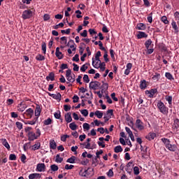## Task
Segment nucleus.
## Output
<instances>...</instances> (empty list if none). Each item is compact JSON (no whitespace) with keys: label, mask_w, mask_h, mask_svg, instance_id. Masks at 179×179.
<instances>
[{"label":"nucleus","mask_w":179,"mask_h":179,"mask_svg":"<svg viewBox=\"0 0 179 179\" xmlns=\"http://www.w3.org/2000/svg\"><path fill=\"white\" fill-rule=\"evenodd\" d=\"M161 141L163 142L165 148H166L170 152H177V150H178L177 145L176 144L172 145L170 139L162 138Z\"/></svg>","instance_id":"obj_1"},{"label":"nucleus","mask_w":179,"mask_h":179,"mask_svg":"<svg viewBox=\"0 0 179 179\" xmlns=\"http://www.w3.org/2000/svg\"><path fill=\"white\" fill-rule=\"evenodd\" d=\"M157 107L160 113H162V114H163L164 115H167V114H169V108L166 106V105H164V103L162 102V101H159L157 103Z\"/></svg>","instance_id":"obj_2"},{"label":"nucleus","mask_w":179,"mask_h":179,"mask_svg":"<svg viewBox=\"0 0 179 179\" xmlns=\"http://www.w3.org/2000/svg\"><path fill=\"white\" fill-rule=\"evenodd\" d=\"M100 86H101V83L99 81H91L90 83L89 87L90 90H99L100 89Z\"/></svg>","instance_id":"obj_3"},{"label":"nucleus","mask_w":179,"mask_h":179,"mask_svg":"<svg viewBox=\"0 0 179 179\" xmlns=\"http://www.w3.org/2000/svg\"><path fill=\"white\" fill-rule=\"evenodd\" d=\"M33 17V11L31 10H25L22 12V17L24 20L26 19H30Z\"/></svg>","instance_id":"obj_4"},{"label":"nucleus","mask_w":179,"mask_h":179,"mask_svg":"<svg viewBox=\"0 0 179 179\" xmlns=\"http://www.w3.org/2000/svg\"><path fill=\"white\" fill-rule=\"evenodd\" d=\"M22 115L24 118H26L27 115V120H30V118H31V117L34 115V110H33V108H29L22 114Z\"/></svg>","instance_id":"obj_5"},{"label":"nucleus","mask_w":179,"mask_h":179,"mask_svg":"<svg viewBox=\"0 0 179 179\" xmlns=\"http://www.w3.org/2000/svg\"><path fill=\"white\" fill-rule=\"evenodd\" d=\"M145 94L148 95L150 99H153L155 97V94L157 93V89L154 88L151 89L150 90H145Z\"/></svg>","instance_id":"obj_6"},{"label":"nucleus","mask_w":179,"mask_h":179,"mask_svg":"<svg viewBox=\"0 0 179 179\" xmlns=\"http://www.w3.org/2000/svg\"><path fill=\"white\" fill-rule=\"evenodd\" d=\"M28 136V141H36V139H38L37 136L36 135V133L34 131H29L27 134Z\"/></svg>","instance_id":"obj_7"},{"label":"nucleus","mask_w":179,"mask_h":179,"mask_svg":"<svg viewBox=\"0 0 179 179\" xmlns=\"http://www.w3.org/2000/svg\"><path fill=\"white\" fill-rule=\"evenodd\" d=\"M92 66H94V68H96V69H99V68H101V66L105 67L106 63L100 62L99 64V62H96L94 64V57H92Z\"/></svg>","instance_id":"obj_8"},{"label":"nucleus","mask_w":179,"mask_h":179,"mask_svg":"<svg viewBox=\"0 0 179 179\" xmlns=\"http://www.w3.org/2000/svg\"><path fill=\"white\" fill-rule=\"evenodd\" d=\"M136 126L140 131H142L145 129V127H143V122H142V120H141L140 119L136 120Z\"/></svg>","instance_id":"obj_9"},{"label":"nucleus","mask_w":179,"mask_h":179,"mask_svg":"<svg viewBox=\"0 0 179 179\" xmlns=\"http://www.w3.org/2000/svg\"><path fill=\"white\" fill-rule=\"evenodd\" d=\"M36 170L39 172L45 171V164L39 163L36 165Z\"/></svg>","instance_id":"obj_10"},{"label":"nucleus","mask_w":179,"mask_h":179,"mask_svg":"<svg viewBox=\"0 0 179 179\" xmlns=\"http://www.w3.org/2000/svg\"><path fill=\"white\" fill-rule=\"evenodd\" d=\"M139 87L141 90H145V89L148 87V82H146V80H141L140 81Z\"/></svg>","instance_id":"obj_11"},{"label":"nucleus","mask_w":179,"mask_h":179,"mask_svg":"<svg viewBox=\"0 0 179 179\" xmlns=\"http://www.w3.org/2000/svg\"><path fill=\"white\" fill-rule=\"evenodd\" d=\"M171 26H172V28L174 30L173 33L175 34H178L179 28H178V26L177 25V22H176V21L173 20L172 22H171Z\"/></svg>","instance_id":"obj_12"},{"label":"nucleus","mask_w":179,"mask_h":179,"mask_svg":"<svg viewBox=\"0 0 179 179\" xmlns=\"http://www.w3.org/2000/svg\"><path fill=\"white\" fill-rule=\"evenodd\" d=\"M79 176L81 177H89L90 174H89V171L87 169H82L79 172Z\"/></svg>","instance_id":"obj_13"},{"label":"nucleus","mask_w":179,"mask_h":179,"mask_svg":"<svg viewBox=\"0 0 179 179\" xmlns=\"http://www.w3.org/2000/svg\"><path fill=\"white\" fill-rule=\"evenodd\" d=\"M29 179H41V174L40 173H31L28 176Z\"/></svg>","instance_id":"obj_14"},{"label":"nucleus","mask_w":179,"mask_h":179,"mask_svg":"<svg viewBox=\"0 0 179 179\" xmlns=\"http://www.w3.org/2000/svg\"><path fill=\"white\" fill-rule=\"evenodd\" d=\"M136 37L138 40H141V38H148V34L143 31H139Z\"/></svg>","instance_id":"obj_15"},{"label":"nucleus","mask_w":179,"mask_h":179,"mask_svg":"<svg viewBox=\"0 0 179 179\" xmlns=\"http://www.w3.org/2000/svg\"><path fill=\"white\" fill-rule=\"evenodd\" d=\"M136 30H146V24L143 23H138L136 26Z\"/></svg>","instance_id":"obj_16"},{"label":"nucleus","mask_w":179,"mask_h":179,"mask_svg":"<svg viewBox=\"0 0 179 179\" xmlns=\"http://www.w3.org/2000/svg\"><path fill=\"white\" fill-rule=\"evenodd\" d=\"M0 141H1L3 146L6 148V149H8V150H9V149H10V145H9V143H8V141L6 138H1Z\"/></svg>","instance_id":"obj_17"},{"label":"nucleus","mask_w":179,"mask_h":179,"mask_svg":"<svg viewBox=\"0 0 179 179\" xmlns=\"http://www.w3.org/2000/svg\"><path fill=\"white\" fill-rule=\"evenodd\" d=\"M40 114H41V108L40 107V105H37L35 109L36 118H38V117H40Z\"/></svg>","instance_id":"obj_18"},{"label":"nucleus","mask_w":179,"mask_h":179,"mask_svg":"<svg viewBox=\"0 0 179 179\" xmlns=\"http://www.w3.org/2000/svg\"><path fill=\"white\" fill-rule=\"evenodd\" d=\"M64 118L67 123L72 122V116H71V113L70 112L65 114Z\"/></svg>","instance_id":"obj_19"},{"label":"nucleus","mask_w":179,"mask_h":179,"mask_svg":"<svg viewBox=\"0 0 179 179\" xmlns=\"http://www.w3.org/2000/svg\"><path fill=\"white\" fill-rule=\"evenodd\" d=\"M46 80H48V82H49V80H55V74L53 72H50L49 75L46 76Z\"/></svg>","instance_id":"obj_20"},{"label":"nucleus","mask_w":179,"mask_h":179,"mask_svg":"<svg viewBox=\"0 0 179 179\" xmlns=\"http://www.w3.org/2000/svg\"><path fill=\"white\" fill-rule=\"evenodd\" d=\"M145 138L148 141H153V139H155V138H156V134H155V133H149L148 135H147L145 136Z\"/></svg>","instance_id":"obj_21"},{"label":"nucleus","mask_w":179,"mask_h":179,"mask_svg":"<svg viewBox=\"0 0 179 179\" xmlns=\"http://www.w3.org/2000/svg\"><path fill=\"white\" fill-rule=\"evenodd\" d=\"M50 149H52L53 150H55V149H57V143H55V141L50 140Z\"/></svg>","instance_id":"obj_22"},{"label":"nucleus","mask_w":179,"mask_h":179,"mask_svg":"<svg viewBox=\"0 0 179 179\" xmlns=\"http://www.w3.org/2000/svg\"><path fill=\"white\" fill-rule=\"evenodd\" d=\"M41 146V143L37 141L32 148V150H38Z\"/></svg>","instance_id":"obj_23"},{"label":"nucleus","mask_w":179,"mask_h":179,"mask_svg":"<svg viewBox=\"0 0 179 179\" xmlns=\"http://www.w3.org/2000/svg\"><path fill=\"white\" fill-rule=\"evenodd\" d=\"M145 47L146 50H148V48H150V46L152 45V39L147 40L145 43Z\"/></svg>","instance_id":"obj_24"},{"label":"nucleus","mask_w":179,"mask_h":179,"mask_svg":"<svg viewBox=\"0 0 179 179\" xmlns=\"http://www.w3.org/2000/svg\"><path fill=\"white\" fill-rule=\"evenodd\" d=\"M161 76L159 73H155V75L152 76V80H156V82H158V80H160Z\"/></svg>","instance_id":"obj_25"},{"label":"nucleus","mask_w":179,"mask_h":179,"mask_svg":"<svg viewBox=\"0 0 179 179\" xmlns=\"http://www.w3.org/2000/svg\"><path fill=\"white\" fill-rule=\"evenodd\" d=\"M165 78H166V79H169V80H174V77H173V75L169 72H166L165 73Z\"/></svg>","instance_id":"obj_26"},{"label":"nucleus","mask_w":179,"mask_h":179,"mask_svg":"<svg viewBox=\"0 0 179 179\" xmlns=\"http://www.w3.org/2000/svg\"><path fill=\"white\" fill-rule=\"evenodd\" d=\"M41 48L43 54H45V52H47V43H45V42H42Z\"/></svg>","instance_id":"obj_27"},{"label":"nucleus","mask_w":179,"mask_h":179,"mask_svg":"<svg viewBox=\"0 0 179 179\" xmlns=\"http://www.w3.org/2000/svg\"><path fill=\"white\" fill-rule=\"evenodd\" d=\"M173 129H176V131L178 129L179 127V120L176 119L173 122Z\"/></svg>","instance_id":"obj_28"},{"label":"nucleus","mask_w":179,"mask_h":179,"mask_svg":"<svg viewBox=\"0 0 179 179\" xmlns=\"http://www.w3.org/2000/svg\"><path fill=\"white\" fill-rule=\"evenodd\" d=\"M76 76H75V74H71L69 78H67V80L69 82H71V83H73V82H75L76 80Z\"/></svg>","instance_id":"obj_29"},{"label":"nucleus","mask_w":179,"mask_h":179,"mask_svg":"<svg viewBox=\"0 0 179 179\" xmlns=\"http://www.w3.org/2000/svg\"><path fill=\"white\" fill-rule=\"evenodd\" d=\"M161 21L162 22V23H164V24H169V23H170V22L169 21V20H167V17L166 15H164L161 17Z\"/></svg>","instance_id":"obj_30"},{"label":"nucleus","mask_w":179,"mask_h":179,"mask_svg":"<svg viewBox=\"0 0 179 179\" xmlns=\"http://www.w3.org/2000/svg\"><path fill=\"white\" fill-rule=\"evenodd\" d=\"M69 128L71 129L72 131H76L78 128V125L73 122L69 124Z\"/></svg>","instance_id":"obj_31"},{"label":"nucleus","mask_w":179,"mask_h":179,"mask_svg":"<svg viewBox=\"0 0 179 179\" xmlns=\"http://www.w3.org/2000/svg\"><path fill=\"white\" fill-rule=\"evenodd\" d=\"M114 152H115V153H120V152H122V147H121V145H117V146L115 147Z\"/></svg>","instance_id":"obj_32"},{"label":"nucleus","mask_w":179,"mask_h":179,"mask_svg":"<svg viewBox=\"0 0 179 179\" xmlns=\"http://www.w3.org/2000/svg\"><path fill=\"white\" fill-rule=\"evenodd\" d=\"M61 97L62 96L61 95V93H57V94H54L52 99H55V100H58V101H61Z\"/></svg>","instance_id":"obj_33"},{"label":"nucleus","mask_w":179,"mask_h":179,"mask_svg":"<svg viewBox=\"0 0 179 179\" xmlns=\"http://www.w3.org/2000/svg\"><path fill=\"white\" fill-rule=\"evenodd\" d=\"M37 121H38V117H35L33 120L28 121L27 124H29V125H35Z\"/></svg>","instance_id":"obj_34"},{"label":"nucleus","mask_w":179,"mask_h":179,"mask_svg":"<svg viewBox=\"0 0 179 179\" xmlns=\"http://www.w3.org/2000/svg\"><path fill=\"white\" fill-rule=\"evenodd\" d=\"M63 161H64V158L61 157L59 156V154H57L56 155V159H55L56 163H62Z\"/></svg>","instance_id":"obj_35"},{"label":"nucleus","mask_w":179,"mask_h":179,"mask_svg":"<svg viewBox=\"0 0 179 179\" xmlns=\"http://www.w3.org/2000/svg\"><path fill=\"white\" fill-rule=\"evenodd\" d=\"M36 61H44V59H45V57L43 56V55L39 54L36 56Z\"/></svg>","instance_id":"obj_36"},{"label":"nucleus","mask_w":179,"mask_h":179,"mask_svg":"<svg viewBox=\"0 0 179 179\" xmlns=\"http://www.w3.org/2000/svg\"><path fill=\"white\" fill-rule=\"evenodd\" d=\"M165 100L166 101H168L169 104L171 105L173 103V96H165Z\"/></svg>","instance_id":"obj_37"},{"label":"nucleus","mask_w":179,"mask_h":179,"mask_svg":"<svg viewBox=\"0 0 179 179\" xmlns=\"http://www.w3.org/2000/svg\"><path fill=\"white\" fill-rule=\"evenodd\" d=\"M75 160H76V157L72 156L71 157L69 158L66 162L67 163H71L73 164V163H75Z\"/></svg>","instance_id":"obj_38"},{"label":"nucleus","mask_w":179,"mask_h":179,"mask_svg":"<svg viewBox=\"0 0 179 179\" xmlns=\"http://www.w3.org/2000/svg\"><path fill=\"white\" fill-rule=\"evenodd\" d=\"M152 16H153V13H150L148 15V17H147V20H148V23H152V22H153V17H152Z\"/></svg>","instance_id":"obj_39"},{"label":"nucleus","mask_w":179,"mask_h":179,"mask_svg":"<svg viewBox=\"0 0 179 179\" xmlns=\"http://www.w3.org/2000/svg\"><path fill=\"white\" fill-rule=\"evenodd\" d=\"M52 122V120L51 118L48 117L47 120L43 121L44 125H51Z\"/></svg>","instance_id":"obj_40"},{"label":"nucleus","mask_w":179,"mask_h":179,"mask_svg":"<svg viewBox=\"0 0 179 179\" xmlns=\"http://www.w3.org/2000/svg\"><path fill=\"white\" fill-rule=\"evenodd\" d=\"M95 115L97 117V118H103V112L100 110H96L95 112Z\"/></svg>","instance_id":"obj_41"},{"label":"nucleus","mask_w":179,"mask_h":179,"mask_svg":"<svg viewBox=\"0 0 179 179\" xmlns=\"http://www.w3.org/2000/svg\"><path fill=\"white\" fill-rule=\"evenodd\" d=\"M80 113L84 117H87V115H89V111L87 109L80 110Z\"/></svg>","instance_id":"obj_42"},{"label":"nucleus","mask_w":179,"mask_h":179,"mask_svg":"<svg viewBox=\"0 0 179 179\" xmlns=\"http://www.w3.org/2000/svg\"><path fill=\"white\" fill-rule=\"evenodd\" d=\"M61 40V44H64V45H66L68 40L66 39V36H62V38H60Z\"/></svg>","instance_id":"obj_43"},{"label":"nucleus","mask_w":179,"mask_h":179,"mask_svg":"<svg viewBox=\"0 0 179 179\" xmlns=\"http://www.w3.org/2000/svg\"><path fill=\"white\" fill-rule=\"evenodd\" d=\"M83 81L85 83H89V82H90V79L89 78V76H87V74H85L83 76Z\"/></svg>","instance_id":"obj_44"},{"label":"nucleus","mask_w":179,"mask_h":179,"mask_svg":"<svg viewBox=\"0 0 179 179\" xmlns=\"http://www.w3.org/2000/svg\"><path fill=\"white\" fill-rule=\"evenodd\" d=\"M175 20H177V24H179V12L176 11L173 15Z\"/></svg>","instance_id":"obj_45"},{"label":"nucleus","mask_w":179,"mask_h":179,"mask_svg":"<svg viewBox=\"0 0 179 179\" xmlns=\"http://www.w3.org/2000/svg\"><path fill=\"white\" fill-rule=\"evenodd\" d=\"M134 173L135 176H139V167L138 166H134Z\"/></svg>","instance_id":"obj_46"},{"label":"nucleus","mask_w":179,"mask_h":179,"mask_svg":"<svg viewBox=\"0 0 179 179\" xmlns=\"http://www.w3.org/2000/svg\"><path fill=\"white\" fill-rule=\"evenodd\" d=\"M15 125L17 128H18V129L20 130L23 129V124H22V122H16Z\"/></svg>","instance_id":"obj_47"},{"label":"nucleus","mask_w":179,"mask_h":179,"mask_svg":"<svg viewBox=\"0 0 179 179\" xmlns=\"http://www.w3.org/2000/svg\"><path fill=\"white\" fill-rule=\"evenodd\" d=\"M83 128L86 131H89V129H90V124H89L88 123H84L83 124Z\"/></svg>","instance_id":"obj_48"},{"label":"nucleus","mask_w":179,"mask_h":179,"mask_svg":"<svg viewBox=\"0 0 179 179\" xmlns=\"http://www.w3.org/2000/svg\"><path fill=\"white\" fill-rule=\"evenodd\" d=\"M88 66H87V64H83L81 67H80V71L81 72H86V70L87 69Z\"/></svg>","instance_id":"obj_49"},{"label":"nucleus","mask_w":179,"mask_h":179,"mask_svg":"<svg viewBox=\"0 0 179 179\" xmlns=\"http://www.w3.org/2000/svg\"><path fill=\"white\" fill-rule=\"evenodd\" d=\"M50 169L52 170V171H58V166L55 165V164H52L50 166Z\"/></svg>","instance_id":"obj_50"},{"label":"nucleus","mask_w":179,"mask_h":179,"mask_svg":"<svg viewBox=\"0 0 179 179\" xmlns=\"http://www.w3.org/2000/svg\"><path fill=\"white\" fill-rule=\"evenodd\" d=\"M101 57V52L98 51L95 55V60L96 61H99V58Z\"/></svg>","instance_id":"obj_51"},{"label":"nucleus","mask_w":179,"mask_h":179,"mask_svg":"<svg viewBox=\"0 0 179 179\" xmlns=\"http://www.w3.org/2000/svg\"><path fill=\"white\" fill-rule=\"evenodd\" d=\"M50 19H51V17L50 16V15L45 14L43 15V20H44V22H47V21L50 20Z\"/></svg>","instance_id":"obj_52"},{"label":"nucleus","mask_w":179,"mask_h":179,"mask_svg":"<svg viewBox=\"0 0 179 179\" xmlns=\"http://www.w3.org/2000/svg\"><path fill=\"white\" fill-rule=\"evenodd\" d=\"M99 46L100 47V50H101V51H105L106 52V48H104L103 46V42H101V41H99Z\"/></svg>","instance_id":"obj_53"},{"label":"nucleus","mask_w":179,"mask_h":179,"mask_svg":"<svg viewBox=\"0 0 179 179\" xmlns=\"http://www.w3.org/2000/svg\"><path fill=\"white\" fill-rule=\"evenodd\" d=\"M31 142L29 143H26L24 145H23V149L24 152L27 151V149H29V145L31 144Z\"/></svg>","instance_id":"obj_54"},{"label":"nucleus","mask_w":179,"mask_h":179,"mask_svg":"<svg viewBox=\"0 0 179 179\" xmlns=\"http://www.w3.org/2000/svg\"><path fill=\"white\" fill-rule=\"evenodd\" d=\"M73 70L75 72H78V71H79V66H78V64L73 63Z\"/></svg>","instance_id":"obj_55"},{"label":"nucleus","mask_w":179,"mask_h":179,"mask_svg":"<svg viewBox=\"0 0 179 179\" xmlns=\"http://www.w3.org/2000/svg\"><path fill=\"white\" fill-rule=\"evenodd\" d=\"M55 55L58 59H62V58H64V54H62L61 52H57V55Z\"/></svg>","instance_id":"obj_56"},{"label":"nucleus","mask_w":179,"mask_h":179,"mask_svg":"<svg viewBox=\"0 0 179 179\" xmlns=\"http://www.w3.org/2000/svg\"><path fill=\"white\" fill-rule=\"evenodd\" d=\"M27 159V157H26V155L24 154H22L21 155V162H22V163H26Z\"/></svg>","instance_id":"obj_57"},{"label":"nucleus","mask_w":179,"mask_h":179,"mask_svg":"<svg viewBox=\"0 0 179 179\" xmlns=\"http://www.w3.org/2000/svg\"><path fill=\"white\" fill-rule=\"evenodd\" d=\"M54 115H55V118H56V120H59V118H61V112L59 111V113H55Z\"/></svg>","instance_id":"obj_58"},{"label":"nucleus","mask_w":179,"mask_h":179,"mask_svg":"<svg viewBox=\"0 0 179 179\" xmlns=\"http://www.w3.org/2000/svg\"><path fill=\"white\" fill-rule=\"evenodd\" d=\"M79 101V96L78 95H74L73 96V103H78Z\"/></svg>","instance_id":"obj_59"},{"label":"nucleus","mask_w":179,"mask_h":179,"mask_svg":"<svg viewBox=\"0 0 179 179\" xmlns=\"http://www.w3.org/2000/svg\"><path fill=\"white\" fill-rule=\"evenodd\" d=\"M102 31L103 33H108L109 31H108V29L107 28V26H106V24L103 25Z\"/></svg>","instance_id":"obj_60"},{"label":"nucleus","mask_w":179,"mask_h":179,"mask_svg":"<svg viewBox=\"0 0 179 179\" xmlns=\"http://www.w3.org/2000/svg\"><path fill=\"white\" fill-rule=\"evenodd\" d=\"M73 61L75 62H79V55L76 54L73 57Z\"/></svg>","instance_id":"obj_61"},{"label":"nucleus","mask_w":179,"mask_h":179,"mask_svg":"<svg viewBox=\"0 0 179 179\" xmlns=\"http://www.w3.org/2000/svg\"><path fill=\"white\" fill-rule=\"evenodd\" d=\"M64 111H69L71 110V105H64Z\"/></svg>","instance_id":"obj_62"},{"label":"nucleus","mask_w":179,"mask_h":179,"mask_svg":"<svg viewBox=\"0 0 179 179\" xmlns=\"http://www.w3.org/2000/svg\"><path fill=\"white\" fill-rule=\"evenodd\" d=\"M82 37H87V30L85 29L82 33H80Z\"/></svg>","instance_id":"obj_63"},{"label":"nucleus","mask_w":179,"mask_h":179,"mask_svg":"<svg viewBox=\"0 0 179 179\" xmlns=\"http://www.w3.org/2000/svg\"><path fill=\"white\" fill-rule=\"evenodd\" d=\"M9 160H16V155L10 154L9 156Z\"/></svg>","instance_id":"obj_64"}]
</instances>
